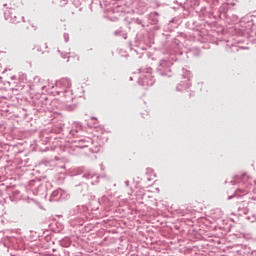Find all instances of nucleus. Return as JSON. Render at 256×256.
Instances as JSON below:
<instances>
[{
	"mask_svg": "<svg viewBox=\"0 0 256 256\" xmlns=\"http://www.w3.org/2000/svg\"><path fill=\"white\" fill-rule=\"evenodd\" d=\"M0 79H2V77L0 76Z\"/></svg>",
	"mask_w": 256,
	"mask_h": 256,
	"instance_id": "nucleus-1",
	"label": "nucleus"
}]
</instances>
